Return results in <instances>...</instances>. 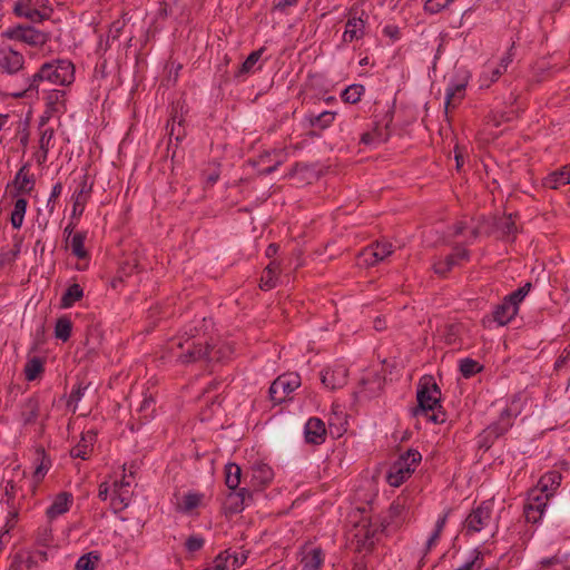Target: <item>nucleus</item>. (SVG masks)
<instances>
[{
  "label": "nucleus",
  "instance_id": "obj_1",
  "mask_svg": "<svg viewBox=\"0 0 570 570\" xmlns=\"http://www.w3.org/2000/svg\"><path fill=\"white\" fill-rule=\"evenodd\" d=\"M75 81V66L68 59H53L45 62L38 71L27 78V87L13 94L17 98H31L39 92L41 86L46 83L55 86H69Z\"/></svg>",
  "mask_w": 570,
  "mask_h": 570
},
{
  "label": "nucleus",
  "instance_id": "obj_2",
  "mask_svg": "<svg viewBox=\"0 0 570 570\" xmlns=\"http://www.w3.org/2000/svg\"><path fill=\"white\" fill-rule=\"evenodd\" d=\"M417 406L414 415H425L429 421L441 424L446 421V413L441 405V390L432 376H423L416 391Z\"/></svg>",
  "mask_w": 570,
  "mask_h": 570
},
{
  "label": "nucleus",
  "instance_id": "obj_3",
  "mask_svg": "<svg viewBox=\"0 0 570 570\" xmlns=\"http://www.w3.org/2000/svg\"><path fill=\"white\" fill-rule=\"evenodd\" d=\"M176 345L179 348H185L186 352L179 355V360L183 363H191L200 360L206 361H222L226 356V352L223 347L216 348L207 342H195L190 341V337L186 338L185 342L181 340H173L171 348Z\"/></svg>",
  "mask_w": 570,
  "mask_h": 570
},
{
  "label": "nucleus",
  "instance_id": "obj_4",
  "mask_svg": "<svg viewBox=\"0 0 570 570\" xmlns=\"http://www.w3.org/2000/svg\"><path fill=\"white\" fill-rule=\"evenodd\" d=\"M532 287L531 283H525L523 286L507 295L503 301L498 304L492 312V321L500 326L510 323L518 314L519 305L529 294Z\"/></svg>",
  "mask_w": 570,
  "mask_h": 570
},
{
  "label": "nucleus",
  "instance_id": "obj_5",
  "mask_svg": "<svg viewBox=\"0 0 570 570\" xmlns=\"http://www.w3.org/2000/svg\"><path fill=\"white\" fill-rule=\"evenodd\" d=\"M12 11L19 18L39 23L51 18L53 8L49 0H17Z\"/></svg>",
  "mask_w": 570,
  "mask_h": 570
},
{
  "label": "nucleus",
  "instance_id": "obj_6",
  "mask_svg": "<svg viewBox=\"0 0 570 570\" xmlns=\"http://www.w3.org/2000/svg\"><path fill=\"white\" fill-rule=\"evenodd\" d=\"M2 37L22 41L29 46L41 47L50 39L48 32L40 31L31 26L18 24L2 32Z\"/></svg>",
  "mask_w": 570,
  "mask_h": 570
},
{
  "label": "nucleus",
  "instance_id": "obj_7",
  "mask_svg": "<svg viewBox=\"0 0 570 570\" xmlns=\"http://www.w3.org/2000/svg\"><path fill=\"white\" fill-rule=\"evenodd\" d=\"M301 385V379L297 374H284L278 376L269 386L268 393L272 401L282 403L288 394Z\"/></svg>",
  "mask_w": 570,
  "mask_h": 570
},
{
  "label": "nucleus",
  "instance_id": "obj_8",
  "mask_svg": "<svg viewBox=\"0 0 570 570\" xmlns=\"http://www.w3.org/2000/svg\"><path fill=\"white\" fill-rule=\"evenodd\" d=\"M511 412L509 409L502 411L499 421L490 424L480 435V448L489 449L491 443L503 435L511 428Z\"/></svg>",
  "mask_w": 570,
  "mask_h": 570
},
{
  "label": "nucleus",
  "instance_id": "obj_9",
  "mask_svg": "<svg viewBox=\"0 0 570 570\" xmlns=\"http://www.w3.org/2000/svg\"><path fill=\"white\" fill-rule=\"evenodd\" d=\"M493 503L491 501H483L481 504L473 509L465 519V528L468 531L480 532L489 524L492 517Z\"/></svg>",
  "mask_w": 570,
  "mask_h": 570
},
{
  "label": "nucleus",
  "instance_id": "obj_10",
  "mask_svg": "<svg viewBox=\"0 0 570 570\" xmlns=\"http://www.w3.org/2000/svg\"><path fill=\"white\" fill-rule=\"evenodd\" d=\"M23 65L22 53L12 48H0V75H16Z\"/></svg>",
  "mask_w": 570,
  "mask_h": 570
},
{
  "label": "nucleus",
  "instance_id": "obj_11",
  "mask_svg": "<svg viewBox=\"0 0 570 570\" xmlns=\"http://www.w3.org/2000/svg\"><path fill=\"white\" fill-rule=\"evenodd\" d=\"M392 247V244L389 242H375L370 247L363 249L361 257L367 266H374L393 253Z\"/></svg>",
  "mask_w": 570,
  "mask_h": 570
},
{
  "label": "nucleus",
  "instance_id": "obj_12",
  "mask_svg": "<svg viewBox=\"0 0 570 570\" xmlns=\"http://www.w3.org/2000/svg\"><path fill=\"white\" fill-rule=\"evenodd\" d=\"M548 501H546L544 494L539 492L537 488L532 490L529 495L528 503L524 505V513L528 521L537 522L547 507Z\"/></svg>",
  "mask_w": 570,
  "mask_h": 570
},
{
  "label": "nucleus",
  "instance_id": "obj_13",
  "mask_svg": "<svg viewBox=\"0 0 570 570\" xmlns=\"http://www.w3.org/2000/svg\"><path fill=\"white\" fill-rule=\"evenodd\" d=\"M40 415L39 396L32 395L28 397L20 406L19 419L24 426L37 423Z\"/></svg>",
  "mask_w": 570,
  "mask_h": 570
},
{
  "label": "nucleus",
  "instance_id": "obj_14",
  "mask_svg": "<svg viewBox=\"0 0 570 570\" xmlns=\"http://www.w3.org/2000/svg\"><path fill=\"white\" fill-rule=\"evenodd\" d=\"M413 472L414 468H407L404 460L397 459L391 465L386 475V481L392 487H400Z\"/></svg>",
  "mask_w": 570,
  "mask_h": 570
},
{
  "label": "nucleus",
  "instance_id": "obj_15",
  "mask_svg": "<svg viewBox=\"0 0 570 570\" xmlns=\"http://www.w3.org/2000/svg\"><path fill=\"white\" fill-rule=\"evenodd\" d=\"M304 433L307 443L322 444L326 436L325 424L318 417H311L305 424Z\"/></svg>",
  "mask_w": 570,
  "mask_h": 570
},
{
  "label": "nucleus",
  "instance_id": "obj_16",
  "mask_svg": "<svg viewBox=\"0 0 570 570\" xmlns=\"http://www.w3.org/2000/svg\"><path fill=\"white\" fill-rule=\"evenodd\" d=\"M562 475L559 471H549L544 473L537 485V490L544 494L546 501L553 495V491L560 485Z\"/></svg>",
  "mask_w": 570,
  "mask_h": 570
},
{
  "label": "nucleus",
  "instance_id": "obj_17",
  "mask_svg": "<svg viewBox=\"0 0 570 570\" xmlns=\"http://www.w3.org/2000/svg\"><path fill=\"white\" fill-rule=\"evenodd\" d=\"M250 499H252V493L245 488L232 490V492L226 498L225 508L230 513L242 512L246 504V500H250Z\"/></svg>",
  "mask_w": 570,
  "mask_h": 570
},
{
  "label": "nucleus",
  "instance_id": "obj_18",
  "mask_svg": "<svg viewBox=\"0 0 570 570\" xmlns=\"http://www.w3.org/2000/svg\"><path fill=\"white\" fill-rule=\"evenodd\" d=\"M18 194H30L35 188V177L29 175V164H24L17 171L12 181Z\"/></svg>",
  "mask_w": 570,
  "mask_h": 570
},
{
  "label": "nucleus",
  "instance_id": "obj_19",
  "mask_svg": "<svg viewBox=\"0 0 570 570\" xmlns=\"http://www.w3.org/2000/svg\"><path fill=\"white\" fill-rule=\"evenodd\" d=\"M394 111L387 109L381 120L374 121V127L371 130L374 134L377 144L386 142L391 136L390 126L393 121Z\"/></svg>",
  "mask_w": 570,
  "mask_h": 570
},
{
  "label": "nucleus",
  "instance_id": "obj_20",
  "mask_svg": "<svg viewBox=\"0 0 570 570\" xmlns=\"http://www.w3.org/2000/svg\"><path fill=\"white\" fill-rule=\"evenodd\" d=\"M350 14L351 17L346 22L345 31L343 35V40L345 42H352L354 40L361 39L364 36L365 23L362 18H357L356 12H353V10Z\"/></svg>",
  "mask_w": 570,
  "mask_h": 570
},
{
  "label": "nucleus",
  "instance_id": "obj_21",
  "mask_svg": "<svg viewBox=\"0 0 570 570\" xmlns=\"http://www.w3.org/2000/svg\"><path fill=\"white\" fill-rule=\"evenodd\" d=\"M346 370L338 367L335 370H325L321 373V381L324 386L335 390L342 387L346 383Z\"/></svg>",
  "mask_w": 570,
  "mask_h": 570
},
{
  "label": "nucleus",
  "instance_id": "obj_22",
  "mask_svg": "<svg viewBox=\"0 0 570 570\" xmlns=\"http://www.w3.org/2000/svg\"><path fill=\"white\" fill-rule=\"evenodd\" d=\"M72 503V494L69 492H60L56 495L51 505L47 509V517L49 519H55L63 513H66L70 504Z\"/></svg>",
  "mask_w": 570,
  "mask_h": 570
},
{
  "label": "nucleus",
  "instance_id": "obj_23",
  "mask_svg": "<svg viewBox=\"0 0 570 570\" xmlns=\"http://www.w3.org/2000/svg\"><path fill=\"white\" fill-rule=\"evenodd\" d=\"M274 476V472L271 466L265 463H258L253 465L252 468V478L250 482L255 488H264L266 487Z\"/></svg>",
  "mask_w": 570,
  "mask_h": 570
},
{
  "label": "nucleus",
  "instance_id": "obj_24",
  "mask_svg": "<svg viewBox=\"0 0 570 570\" xmlns=\"http://www.w3.org/2000/svg\"><path fill=\"white\" fill-rule=\"evenodd\" d=\"M336 112L324 110L320 114H309L306 116V121L309 127L317 128L320 130L327 129L335 120Z\"/></svg>",
  "mask_w": 570,
  "mask_h": 570
},
{
  "label": "nucleus",
  "instance_id": "obj_25",
  "mask_svg": "<svg viewBox=\"0 0 570 570\" xmlns=\"http://www.w3.org/2000/svg\"><path fill=\"white\" fill-rule=\"evenodd\" d=\"M37 460H39L40 462L33 471V488H36L43 480L45 475L51 468V460L46 454L43 449L37 450Z\"/></svg>",
  "mask_w": 570,
  "mask_h": 570
},
{
  "label": "nucleus",
  "instance_id": "obj_26",
  "mask_svg": "<svg viewBox=\"0 0 570 570\" xmlns=\"http://www.w3.org/2000/svg\"><path fill=\"white\" fill-rule=\"evenodd\" d=\"M96 439V433L88 432L87 436H82L81 441L70 450V455L72 458H80L82 460L88 459L89 453L91 452V444Z\"/></svg>",
  "mask_w": 570,
  "mask_h": 570
},
{
  "label": "nucleus",
  "instance_id": "obj_27",
  "mask_svg": "<svg viewBox=\"0 0 570 570\" xmlns=\"http://www.w3.org/2000/svg\"><path fill=\"white\" fill-rule=\"evenodd\" d=\"M465 83H451L445 90V112L450 107H455L456 101L464 97Z\"/></svg>",
  "mask_w": 570,
  "mask_h": 570
},
{
  "label": "nucleus",
  "instance_id": "obj_28",
  "mask_svg": "<svg viewBox=\"0 0 570 570\" xmlns=\"http://www.w3.org/2000/svg\"><path fill=\"white\" fill-rule=\"evenodd\" d=\"M570 184V168L563 166L561 169L551 173L544 185L549 188L557 189L561 185Z\"/></svg>",
  "mask_w": 570,
  "mask_h": 570
},
{
  "label": "nucleus",
  "instance_id": "obj_29",
  "mask_svg": "<svg viewBox=\"0 0 570 570\" xmlns=\"http://www.w3.org/2000/svg\"><path fill=\"white\" fill-rule=\"evenodd\" d=\"M83 296V289L82 287L75 283L70 285L60 299V307L61 308H69L71 307L76 302L80 301Z\"/></svg>",
  "mask_w": 570,
  "mask_h": 570
},
{
  "label": "nucleus",
  "instance_id": "obj_30",
  "mask_svg": "<svg viewBox=\"0 0 570 570\" xmlns=\"http://www.w3.org/2000/svg\"><path fill=\"white\" fill-rule=\"evenodd\" d=\"M45 92H47V107L50 111L57 112L59 111V106H63L66 101V91L58 89H48L46 87L42 88Z\"/></svg>",
  "mask_w": 570,
  "mask_h": 570
},
{
  "label": "nucleus",
  "instance_id": "obj_31",
  "mask_svg": "<svg viewBox=\"0 0 570 570\" xmlns=\"http://www.w3.org/2000/svg\"><path fill=\"white\" fill-rule=\"evenodd\" d=\"M23 372L27 381H35L45 372V361L41 357L33 356L26 363Z\"/></svg>",
  "mask_w": 570,
  "mask_h": 570
},
{
  "label": "nucleus",
  "instance_id": "obj_32",
  "mask_svg": "<svg viewBox=\"0 0 570 570\" xmlns=\"http://www.w3.org/2000/svg\"><path fill=\"white\" fill-rule=\"evenodd\" d=\"M225 483L229 490L239 489L240 478H242V469L236 463H228L225 466Z\"/></svg>",
  "mask_w": 570,
  "mask_h": 570
},
{
  "label": "nucleus",
  "instance_id": "obj_33",
  "mask_svg": "<svg viewBox=\"0 0 570 570\" xmlns=\"http://www.w3.org/2000/svg\"><path fill=\"white\" fill-rule=\"evenodd\" d=\"M264 51H265L264 47L258 50L252 51L248 55V57L245 59V61L240 65L238 70L235 72V77L240 78V77L252 72L254 66L258 62V60L261 59Z\"/></svg>",
  "mask_w": 570,
  "mask_h": 570
},
{
  "label": "nucleus",
  "instance_id": "obj_34",
  "mask_svg": "<svg viewBox=\"0 0 570 570\" xmlns=\"http://www.w3.org/2000/svg\"><path fill=\"white\" fill-rule=\"evenodd\" d=\"M36 564L37 561L31 554L19 552L14 554L9 570H30Z\"/></svg>",
  "mask_w": 570,
  "mask_h": 570
},
{
  "label": "nucleus",
  "instance_id": "obj_35",
  "mask_svg": "<svg viewBox=\"0 0 570 570\" xmlns=\"http://www.w3.org/2000/svg\"><path fill=\"white\" fill-rule=\"evenodd\" d=\"M304 570H318L323 563L322 550L312 549L302 559Z\"/></svg>",
  "mask_w": 570,
  "mask_h": 570
},
{
  "label": "nucleus",
  "instance_id": "obj_36",
  "mask_svg": "<svg viewBox=\"0 0 570 570\" xmlns=\"http://www.w3.org/2000/svg\"><path fill=\"white\" fill-rule=\"evenodd\" d=\"M497 228L505 237L514 238L518 233L515 220L512 214L500 218V220L497 223Z\"/></svg>",
  "mask_w": 570,
  "mask_h": 570
},
{
  "label": "nucleus",
  "instance_id": "obj_37",
  "mask_svg": "<svg viewBox=\"0 0 570 570\" xmlns=\"http://www.w3.org/2000/svg\"><path fill=\"white\" fill-rule=\"evenodd\" d=\"M71 331L72 323L68 317L62 316L57 320L55 326V336L57 338L61 340L62 342H67L71 336Z\"/></svg>",
  "mask_w": 570,
  "mask_h": 570
},
{
  "label": "nucleus",
  "instance_id": "obj_38",
  "mask_svg": "<svg viewBox=\"0 0 570 570\" xmlns=\"http://www.w3.org/2000/svg\"><path fill=\"white\" fill-rule=\"evenodd\" d=\"M364 91L365 88L363 85L353 83L342 91L341 97L344 102L356 104L361 100V97L364 94Z\"/></svg>",
  "mask_w": 570,
  "mask_h": 570
},
{
  "label": "nucleus",
  "instance_id": "obj_39",
  "mask_svg": "<svg viewBox=\"0 0 570 570\" xmlns=\"http://www.w3.org/2000/svg\"><path fill=\"white\" fill-rule=\"evenodd\" d=\"M278 266L272 262L264 269L263 276L261 278V288L264 291L272 289L275 286V276L277 274Z\"/></svg>",
  "mask_w": 570,
  "mask_h": 570
},
{
  "label": "nucleus",
  "instance_id": "obj_40",
  "mask_svg": "<svg viewBox=\"0 0 570 570\" xmlns=\"http://www.w3.org/2000/svg\"><path fill=\"white\" fill-rule=\"evenodd\" d=\"M483 370V366L475 360L470 357L463 358L460 361V372L463 377L469 379L476 373H480Z\"/></svg>",
  "mask_w": 570,
  "mask_h": 570
},
{
  "label": "nucleus",
  "instance_id": "obj_41",
  "mask_svg": "<svg viewBox=\"0 0 570 570\" xmlns=\"http://www.w3.org/2000/svg\"><path fill=\"white\" fill-rule=\"evenodd\" d=\"M203 495L199 493L189 492L185 494L178 505L179 510L189 513L200 504Z\"/></svg>",
  "mask_w": 570,
  "mask_h": 570
},
{
  "label": "nucleus",
  "instance_id": "obj_42",
  "mask_svg": "<svg viewBox=\"0 0 570 570\" xmlns=\"http://www.w3.org/2000/svg\"><path fill=\"white\" fill-rule=\"evenodd\" d=\"M85 239L86 236L82 233H76L71 239V252L80 259L87 258L88 256V252L85 249Z\"/></svg>",
  "mask_w": 570,
  "mask_h": 570
},
{
  "label": "nucleus",
  "instance_id": "obj_43",
  "mask_svg": "<svg viewBox=\"0 0 570 570\" xmlns=\"http://www.w3.org/2000/svg\"><path fill=\"white\" fill-rule=\"evenodd\" d=\"M455 265V255H448L443 261L435 262L433 269L435 274L444 277Z\"/></svg>",
  "mask_w": 570,
  "mask_h": 570
},
{
  "label": "nucleus",
  "instance_id": "obj_44",
  "mask_svg": "<svg viewBox=\"0 0 570 570\" xmlns=\"http://www.w3.org/2000/svg\"><path fill=\"white\" fill-rule=\"evenodd\" d=\"M232 557V552L229 550H225L220 552L213 561V564L204 570H228L229 569V559Z\"/></svg>",
  "mask_w": 570,
  "mask_h": 570
},
{
  "label": "nucleus",
  "instance_id": "obj_45",
  "mask_svg": "<svg viewBox=\"0 0 570 570\" xmlns=\"http://www.w3.org/2000/svg\"><path fill=\"white\" fill-rule=\"evenodd\" d=\"M99 560V557L95 554V552H89L87 554L81 556L77 563V570H95L96 562Z\"/></svg>",
  "mask_w": 570,
  "mask_h": 570
},
{
  "label": "nucleus",
  "instance_id": "obj_46",
  "mask_svg": "<svg viewBox=\"0 0 570 570\" xmlns=\"http://www.w3.org/2000/svg\"><path fill=\"white\" fill-rule=\"evenodd\" d=\"M138 411L142 414V417L145 420L154 417L155 400L153 399L151 395L144 397Z\"/></svg>",
  "mask_w": 570,
  "mask_h": 570
},
{
  "label": "nucleus",
  "instance_id": "obj_47",
  "mask_svg": "<svg viewBox=\"0 0 570 570\" xmlns=\"http://www.w3.org/2000/svg\"><path fill=\"white\" fill-rule=\"evenodd\" d=\"M400 460H404L406 462L407 468H416V465L421 462L422 455L417 450L409 449L404 454L400 455Z\"/></svg>",
  "mask_w": 570,
  "mask_h": 570
},
{
  "label": "nucleus",
  "instance_id": "obj_48",
  "mask_svg": "<svg viewBox=\"0 0 570 570\" xmlns=\"http://www.w3.org/2000/svg\"><path fill=\"white\" fill-rule=\"evenodd\" d=\"M90 386V383L87 385H82L79 383L70 393L68 405L75 404L73 412H76L77 403L81 400L85 394V391Z\"/></svg>",
  "mask_w": 570,
  "mask_h": 570
},
{
  "label": "nucleus",
  "instance_id": "obj_49",
  "mask_svg": "<svg viewBox=\"0 0 570 570\" xmlns=\"http://www.w3.org/2000/svg\"><path fill=\"white\" fill-rule=\"evenodd\" d=\"M406 507V499L399 497L396 500H394L390 507V517L391 518H400L402 513L404 512Z\"/></svg>",
  "mask_w": 570,
  "mask_h": 570
},
{
  "label": "nucleus",
  "instance_id": "obj_50",
  "mask_svg": "<svg viewBox=\"0 0 570 570\" xmlns=\"http://www.w3.org/2000/svg\"><path fill=\"white\" fill-rule=\"evenodd\" d=\"M141 271L138 262L135 259L132 263L126 262L119 269V278L122 281L124 277H128L134 273H139Z\"/></svg>",
  "mask_w": 570,
  "mask_h": 570
},
{
  "label": "nucleus",
  "instance_id": "obj_51",
  "mask_svg": "<svg viewBox=\"0 0 570 570\" xmlns=\"http://www.w3.org/2000/svg\"><path fill=\"white\" fill-rule=\"evenodd\" d=\"M53 134H55V131L52 128H47L41 132L39 144H40V149L43 151V159H46V157H47L50 141L53 138Z\"/></svg>",
  "mask_w": 570,
  "mask_h": 570
},
{
  "label": "nucleus",
  "instance_id": "obj_52",
  "mask_svg": "<svg viewBox=\"0 0 570 570\" xmlns=\"http://www.w3.org/2000/svg\"><path fill=\"white\" fill-rule=\"evenodd\" d=\"M8 508H9V511H8L7 522H6L4 534L8 533L11 529H13L16 527V524L18 522V518H19V509L14 504L8 505Z\"/></svg>",
  "mask_w": 570,
  "mask_h": 570
},
{
  "label": "nucleus",
  "instance_id": "obj_53",
  "mask_svg": "<svg viewBox=\"0 0 570 570\" xmlns=\"http://www.w3.org/2000/svg\"><path fill=\"white\" fill-rule=\"evenodd\" d=\"M87 200L88 198L81 197V195L73 196L72 217H79L82 215Z\"/></svg>",
  "mask_w": 570,
  "mask_h": 570
},
{
  "label": "nucleus",
  "instance_id": "obj_54",
  "mask_svg": "<svg viewBox=\"0 0 570 570\" xmlns=\"http://www.w3.org/2000/svg\"><path fill=\"white\" fill-rule=\"evenodd\" d=\"M205 540L200 537L190 535L185 543L187 551L196 552L204 547Z\"/></svg>",
  "mask_w": 570,
  "mask_h": 570
},
{
  "label": "nucleus",
  "instance_id": "obj_55",
  "mask_svg": "<svg viewBox=\"0 0 570 570\" xmlns=\"http://www.w3.org/2000/svg\"><path fill=\"white\" fill-rule=\"evenodd\" d=\"M570 362V344L567 345L554 363V370L559 371Z\"/></svg>",
  "mask_w": 570,
  "mask_h": 570
},
{
  "label": "nucleus",
  "instance_id": "obj_56",
  "mask_svg": "<svg viewBox=\"0 0 570 570\" xmlns=\"http://www.w3.org/2000/svg\"><path fill=\"white\" fill-rule=\"evenodd\" d=\"M274 154L277 157L274 165L261 169L259 170L261 175H269V174L274 173L277 169V167L283 163V156H284L283 150L274 151Z\"/></svg>",
  "mask_w": 570,
  "mask_h": 570
},
{
  "label": "nucleus",
  "instance_id": "obj_57",
  "mask_svg": "<svg viewBox=\"0 0 570 570\" xmlns=\"http://www.w3.org/2000/svg\"><path fill=\"white\" fill-rule=\"evenodd\" d=\"M14 495H16V484L13 481H8L6 484V491H4L7 505L14 504Z\"/></svg>",
  "mask_w": 570,
  "mask_h": 570
},
{
  "label": "nucleus",
  "instance_id": "obj_58",
  "mask_svg": "<svg viewBox=\"0 0 570 570\" xmlns=\"http://www.w3.org/2000/svg\"><path fill=\"white\" fill-rule=\"evenodd\" d=\"M247 559V556L244 553L237 554L236 552L232 553V557L229 559V568L233 570H236L240 568L245 560Z\"/></svg>",
  "mask_w": 570,
  "mask_h": 570
},
{
  "label": "nucleus",
  "instance_id": "obj_59",
  "mask_svg": "<svg viewBox=\"0 0 570 570\" xmlns=\"http://www.w3.org/2000/svg\"><path fill=\"white\" fill-rule=\"evenodd\" d=\"M29 122L26 121L21 128H19L18 130V135H19V138H20V144L23 148H26L28 146V142H29Z\"/></svg>",
  "mask_w": 570,
  "mask_h": 570
},
{
  "label": "nucleus",
  "instance_id": "obj_60",
  "mask_svg": "<svg viewBox=\"0 0 570 570\" xmlns=\"http://www.w3.org/2000/svg\"><path fill=\"white\" fill-rule=\"evenodd\" d=\"M90 193H91V185L88 184V176L85 175L82 177V181L80 183V189L77 191L76 195H81V197L89 198Z\"/></svg>",
  "mask_w": 570,
  "mask_h": 570
},
{
  "label": "nucleus",
  "instance_id": "obj_61",
  "mask_svg": "<svg viewBox=\"0 0 570 570\" xmlns=\"http://www.w3.org/2000/svg\"><path fill=\"white\" fill-rule=\"evenodd\" d=\"M28 202L24 198H18L14 202L13 206V213L19 214L20 216L24 217L26 210H27Z\"/></svg>",
  "mask_w": 570,
  "mask_h": 570
},
{
  "label": "nucleus",
  "instance_id": "obj_62",
  "mask_svg": "<svg viewBox=\"0 0 570 570\" xmlns=\"http://www.w3.org/2000/svg\"><path fill=\"white\" fill-rule=\"evenodd\" d=\"M513 49H514V42L509 48L507 55L501 59L500 67L503 69V71L507 70L508 66L513 60V56H514Z\"/></svg>",
  "mask_w": 570,
  "mask_h": 570
},
{
  "label": "nucleus",
  "instance_id": "obj_63",
  "mask_svg": "<svg viewBox=\"0 0 570 570\" xmlns=\"http://www.w3.org/2000/svg\"><path fill=\"white\" fill-rule=\"evenodd\" d=\"M297 2V0H278L274 2L273 10L284 11L287 7H292Z\"/></svg>",
  "mask_w": 570,
  "mask_h": 570
},
{
  "label": "nucleus",
  "instance_id": "obj_64",
  "mask_svg": "<svg viewBox=\"0 0 570 570\" xmlns=\"http://www.w3.org/2000/svg\"><path fill=\"white\" fill-rule=\"evenodd\" d=\"M383 33L393 40H397L400 38V30L396 26L384 27Z\"/></svg>",
  "mask_w": 570,
  "mask_h": 570
}]
</instances>
